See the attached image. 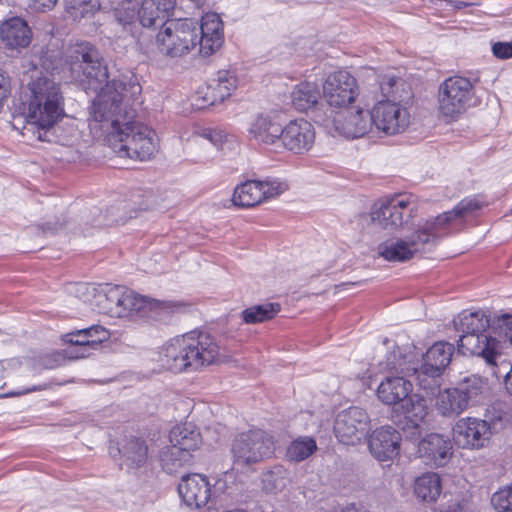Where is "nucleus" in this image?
<instances>
[{"label":"nucleus","mask_w":512,"mask_h":512,"mask_svg":"<svg viewBox=\"0 0 512 512\" xmlns=\"http://www.w3.org/2000/svg\"><path fill=\"white\" fill-rule=\"evenodd\" d=\"M492 52L499 59L512 58V42H497L492 46Z\"/></svg>","instance_id":"obj_47"},{"label":"nucleus","mask_w":512,"mask_h":512,"mask_svg":"<svg viewBox=\"0 0 512 512\" xmlns=\"http://www.w3.org/2000/svg\"><path fill=\"white\" fill-rule=\"evenodd\" d=\"M202 136L216 147H220L226 140V134L220 129H206Z\"/></svg>","instance_id":"obj_48"},{"label":"nucleus","mask_w":512,"mask_h":512,"mask_svg":"<svg viewBox=\"0 0 512 512\" xmlns=\"http://www.w3.org/2000/svg\"><path fill=\"white\" fill-rule=\"evenodd\" d=\"M67 13L74 19L91 18L100 8L99 0H65Z\"/></svg>","instance_id":"obj_40"},{"label":"nucleus","mask_w":512,"mask_h":512,"mask_svg":"<svg viewBox=\"0 0 512 512\" xmlns=\"http://www.w3.org/2000/svg\"><path fill=\"white\" fill-rule=\"evenodd\" d=\"M428 414L426 400L417 394H412L400 405L394 407L391 417L393 422L411 438H418L423 425L427 423Z\"/></svg>","instance_id":"obj_13"},{"label":"nucleus","mask_w":512,"mask_h":512,"mask_svg":"<svg viewBox=\"0 0 512 512\" xmlns=\"http://www.w3.org/2000/svg\"><path fill=\"white\" fill-rule=\"evenodd\" d=\"M446 3L451 5L455 10H460L466 7H471L477 5L474 2H466V1H455V0H446Z\"/></svg>","instance_id":"obj_52"},{"label":"nucleus","mask_w":512,"mask_h":512,"mask_svg":"<svg viewBox=\"0 0 512 512\" xmlns=\"http://www.w3.org/2000/svg\"><path fill=\"white\" fill-rule=\"evenodd\" d=\"M30 97L25 112V129L40 141H50L48 134L64 115V97L60 84L46 76L29 84Z\"/></svg>","instance_id":"obj_3"},{"label":"nucleus","mask_w":512,"mask_h":512,"mask_svg":"<svg viewBox=\"0 0 512 512\" xmlns=\"http://www.w3.org/2000/svg\"><path fill=\"white\" fill-rule=\"evenodd\" d=\"M440 476L435 472H426L414 481V493L423 502H436L441 494Z\"/></svg>","instance_id":"obj_32"},{"label":"nucleus","mask_w":512,"mask_h":512,"mask_svg":"<svg viewBox=\"0 0 512 512\" xmlns=\"http://www.w3.org/2000/svg\"><path fill=\"white\" fill-rule=\"evenodd\" d=\"M260 183L263 201L275 198L288 190V184L285 181H281L276 178L268 177L264 180H260Z\"/></svg>","instance_id":"obj_42"},{"label":"nucleus","mask_w":512,"mask_h":512,"mask_svg":"<svg viewBox=\"0 0 512 512\" xmlns=\"http://www.w3.org/2000/svg\"><path fill=\"white\" fill-rule=\"evenodd\" d=\"M454 346L445 341L433 344L423 356L422 372L431 377L439 376L450 363Z\"/></svg>","instance_id":"obj_28"},{"label":"nucleus","mask_w":512,"mask_h":512,"mask_svg":"<svg viewBox=\"0 0 512 512\" xmlns=\"http://www.w3.org/2000/svg\"><path fill=\"white\" fill-rule=\"evenodd\" d=\"M9 94V81L4 73L0 70V108L3 105L4 100Z\"/></svg>","instance_id":"obj_51"},{"label":"nucleus","mask_w":512,"mask_h":512,"mask_svg":"<svg viewBox=\"0 0 512 512\" xmlns=\"http://www.w3.org/2000/svg\"><path fill=\"white\" fill-rule=\"evenodd\" d=\"M191 460V454L182 451L179 447L166 446L159 454V461L164 471L169 474L178 472Z\"/></svg>","instance_id":"obj_37"},{"label":"nucleus","mask_w":512,"mask_h":512,"mask_svg":"<svg viewBox=\"0 0 512 512\" xmlns=\"http://www.w3.org/2000/svg\"><path fill=\"white\" fill-rule=\"evenodd\" d=\"M223 23L216 13H207L198 25L197 46L199 53L210 56L215 53L223 44Z\"/></svg>","instance_id":"obj_21"},{"label":"nucleus","mask_w":512,"mask_h":512,"mask_svg":"<svg viewBox=\"0 0 512 512\" xmlns=\"http://www.w3.org/2000/svg\"><path fill=\"white\" fill-rule=\"evenodd\" d=\"M419 453L428 464L442 467L452 455V443L447 437L432 433L420 441Z\"/></svg>","instance_id":"obj_26"},{"label":"nucleus","mask_w":512,"mask_h":512,"mask_svg":"<svg viewBox=\"0 0 512 512\" xmlns=\"http://www.w3.org/2000/svg\"><path fill=\"white\" fill-rule=\"evenodd\" d=\"M317 450L316 441L312 437H299L287 447L286 458L292 462H301Z\"/></svg>","instance_id":"obj_39"},{"label":"nucleus","mask_w":512,"mask_h":512,"mask_svg":"<svg viewBox=\"0 0 512 512\" xmlns=\"http://www.w3.org/2000/svg\"><path fill=\"white\" fill-rule=\"evenodd\" d=\"M47 388L46 384L43 385H33L31 387H27L24 389H18V390H11L8 392H5L0 395V398H9V397H18L22 395H26L28 393L36 392V391H42Z\"/></svg>","instance_id":"obj_49"},{"label":"nucleus","mask_w":512,"mask_h":512,"mask_svg":"<svg viewBox=\"0 0 512 512\" xmlns=\"http://www.w3.org/2000/svg\"><path fill=\"white\" fill-rule=\"evenodd\" d=\"M195 7L200 8L204 5L206 0H189Z\"/></svg>","instance_id":"obj_55"},{"label":"nucleus","mask_w":512,"mask_h":512,"mask_svg":"<svg viewBox=\"0 0 512 512\" xmlns=\"http://www.w3.org/2000/svg\"><path fill=\"white\" fill-rule=\"evenodd\" d=\"M283 126L268 114L257 115L249 124L248 134L258 144L279 148Z\"/></svg>","instance_id":"obj_23"},{"label":"nucleus","mask_w":512,"mask_h":512,"mask_svg":"<svg viewBox=\"0 0 512 512\" xmlns=\"http://www.w3.org/2000/svg\"><path fill=\"white\" fill-rule=\"evenodd\" d=\"M55 356V364L47 365V368H55L56 366L60 365V360H62V356L60 354H54Z\"/></svg>","instance_id":"obj_54"},{"label":"nucleus","mask_w":512,"mask_h":512,"mask_svg":"<svg viewBox=\"0 0 512 512\" xmlns=\"http://www.w3.org/2000/svg\"><path fill=\"white\" fill-rule=\"evenodd\" d=\"M82 333H84V336L88 335L90 343L94 345L95 349L110 337L109 331L100 325H92L88 328H83Z\"/></svg>","instance_id":"obj_45"},{"label":"nucleus","mask_w":512,"mask_h":512,"mask_svg":"<svg viewBox=\"0 0 512 512\" xmlns=\"http://www.w3.org/2000/svg\"><path fill=\"white\" fill-rule=\"evenodd\" d=\"M315 121L329 133L346 138H359L372 129L370 111L356 109L354 111H316Z\"/></svg>","instance_id":"obj_8"},{"label":"nucleus","mask_w":512,"mask_h":512,"mask_svg":"<svg viewBox=\"0 0 512 512\" xmlns=\"http://www.w3.org/2000/svg\"><path fill=\"white\" fill-rule=\"evenodd\" d=\"M158 361L173 373L194 372L219 362L220 348L207 333L191 331L166 342Z\"/></svg>","instance_id":"obj_2"},{"label":"nucleus","mask_w":512,"mask_h":512,"mask_svg":"<svg viewBox=\"0 0 512 512\" xmlns=\"http://www.w3.org/2000/svg\"><path fill=\"white\" fill-rule=\"evenodd\" d=\"M491 504L497 512H512V484L496 491Z\"/></svg>","instance_id":"obj_41"},{"label":"nucleus","mask_w":512,"mask_h":512,"mask_svg":"<svg viewBox=\"0 0 512 512\" xmlns=\"http://www.w3.org/2000/svg\"><path fill=\"white\" fill-rule=\"evenodd\" d=\"M73 73L82 72L87 89L97 93L92 102L88 127L96 139L111 145L120 157L147 161L158 147L156 132L134 120L133 107L141 85L132 74H122L108 81L107 68L100 62L97 49L89 42L77 43L70 53Z\"/></svg>","instance_id":"obj_1"},{"label":"nucleus","mask_w":512,"mask_h":512,"mask_svg":"<svg viewBox=\"0 0 512 512\" xmlns=\"http://www.w3.org/2000/svg\"><path fill=\"white\" fill-rule=\"evenodd\" d=\"M437 102L443 118L456 120L476 104L474 85L466 77H449L439 85Z\"/></svg>","instance_id":"obj_6"},{"label":"nucleus","mask_w":512,"mask_h":512,"mask_svg":"<svg viewBox=\"0 0 512 512\" xmlns=\"http://www.w3.org/2000/svg\"><path fill=\"white\" fill-rule=\"evenodd\" d=\"M279 148L285 149L295 155L309 152L316 139L313 124L304 118L290 120L283 126Z\"/></svg>","instance_id":"obj_16"},{"label":"nucleus","mask_w":512,"mask_h":512,"mask_svg":"<svg viewBox=\"0 0 512 512\" xmlns=\"http://www.w3.org/2000/svg\"><path fill=\"white\" fill-rule=\"evenodd\" d=\"M415 207L406 195L383 198L372 206L371 221L384 230L396 231L412 218Z\"/></svg>","instance_id":"obj_10"},{"label":"nucleus","mask_w":512,"mask_h":512,"mask_svg":"<svg viewBox=\"0 0 512 512\" xmlns=\"http://www.w3.org/2000/svg\"><path fill=\"white\" fill-rule=\"evenodd\" d=\"M353 283H342L340 286L344 287V286H348V285H352Z\"/></svg>","instance_id":"obj_58"},{"label":"nucleus","mask_w":512,"mask_h":512,"mask_svg":"<svg viewBox=\"0 0 512 512\" xmlns=\"http://www.w3.org/2000/svg\"><path fill=\"white\" fill-rule=\"evenodd\" d=\"M234 205L242 208L254 207L263 202L260 180H247L236 186L232 196Z\"/></svg>","instance_id":"obj_33"},{"label":"nucleus","mask_w":512,"mask_h":512,"mask_svg":"<svg viewBox=\"0 0 512 512\" xmlns=\"http://www.w3.org/2000/svg\"><path fill=\"white\" fill-rule=\"evenodd\" d=\"M382 366L383 370L387 371H395L397 373L410 375V372L413 373L417 372V369L415 367H408L406 366L405 362L401 357H398L396 351H392L387 355V359L385 363L380 364Z\"/></svg>","instance_id":"obj_44"},{"label":"nucleus","mask_w":512,"mask_h":512,"mask_svg":"<svg viewBox=\"0 0 512 512\" xmlns=\"http://www.w3.org/2000/svg\"><path fill=\"white\" fill-rule=\"evenodd\" d=\"M454 326L461 333H485L490 326V319L486 312L482 310L463 311L454 319Z\"/></svg>","instance_id":"obj_34"},{"label":"nucleus","mask_w":512,"mask_h":512,"mask_svg":"<svg viewBox=\"0 0 512 512\" xmlns=\"http://www.w3.org/2000/svg\"><path fill=\"white\" fill-rule=\"evenodd\" d=\"M171 446L179 447L182 451L190 453L196 450L201 443V435L192 423H181L174 426L169 435Z\"/></svg>","instance_id":"obj_30"},{"label":"nucleus","mask_w":512,"mask_h":512,"mask_svg":"<svg viewBox=\"0 0 512 512\" xmlns=\"http://www.w3.org/2000/svg\"><path fill=\"white\" fill-rule=\"evenodd\" d=\"M482 206L483 203L477 197H467L462 199L452 210L427 221L430 224V229L440 239L448 235L454 225L461 224L465 219L473 216Z\"/></svg>","instance_id":"obj_18"},{"label":"nucleus","mask_w":512,"mask_h":512,"mask_svg":"<svg viewBox=\"0 0 512 512\" xmlns=\"http://www.w3.org/2000/svg\"><path fill=\"white\" fill-rule=\"evenodd\" d=\"M56 69H57L56 67H53V68L51 69V74H52V75H55V73H56V72H55V71H56Z\"/></svg>","instance_id":"obj_57"},{"label":"nucleus","mask_w":512,"mask_h":512,"mask_svg":"<svg viewBox=\"0 0 512 512\" xmlns=\"http://www.w3.org/2000/svg\"><path fill=\"white\" fill-rule=\"evenodd\" d=\"M198 23L193 19H172L156 36L158 50L169 57H181L197 47Z\"/></svg>","instance_id":"obj_7"},{"label":"nucleus","mask_w":512,"mask_h":512,"mask_svg":"<svg viewBox=\"0 0 512 512\" xmlns=\"http://www.w3.org/2000/svg\"><path fill=\"white\" fill-rule=\"evenodd\" d=\"M491 435L489 422L476 417L460 418L452 429L455 444L463 449H481L488 445Z\"/></svg>","instance_id":"obj_15"},{"label":"nucleus","mask_w":512,"mask_h":512,"mask_svg":"<svg viewBox=\"0 0 512 512\" xmlns=\"http://www.w3.org/2000/svg\"><path fill=\"white\" fill-rule=\"evenodd\" d=\"M505 388L507 392L512 395V366L509 370V372L505 375Z\"/></svg>","instance_id":"obj_53"},{"label":"nucleus","mask_w":512,"mask_h":512,"mask_svg":"<svg viewBox=\"0 0 512 512\" xmlns=\"http://www.w3.org/2000/svg\"><path fill=\"white\" fill-rule=\"evenodd\" d=\"M320 97L316 82L303 81L295 85L291 92V103L299 112H306L315 108Z\"/></svg>","instance_id":"obj_31"},{"label":"nucleus","mask_w":512,"mask_h":512,"mask_svg":"<svg viewBox=\"0 0 512 512\" xmlns=\"http://www.w3.org/2000/svg\"><path fill=\"white\" fill-rule=\"evenodd\" d=\"M236 88L237 78L232 72L228 70L218 71L216 76L206 86L202 96V107L222 103L232 95Z\"/></svg>","instance_id":"obj_25"},{"label":"nucleus","mask_w":512,"mask_h":512,"mask_svg":"<svg viewBox=\"0 0 512 512\" xmlns=\"http://www.w3.org/2000/svg\"><path fill=\"white\" fill-rule=\"evenodd\" d=\"M439 238L425 221L405 238H390L377 246V254L392 263H404L425 251L426 246L436 245Z\"/></svg>","instance_id":"obj_5"},{"label":"nucleus","mask_w":512,"mask_h":512,"mask_svg":"<svg viewBox=\"0 0 512 512\" xmlns=\"http://www.w3.org/2000/svg\"><path fill=\"white\" fill-rule=\"evenodd\" d=\"M369 423V416L364 409L349 407L337 415L334 422V433L343 444L355 445L366 436Z\"/></svg>","instance_id":"obj_14"},{"label":"nucleus","mask_w":512,"mask_h":512,"mask_svg":"<svg viewBox=\"0 0 512 512\" xmlns=\"http://www.w3.org/2000/svg\"><path fill=\"white\" fill-rule=\"evenodd\" d=\"M401 434L392 426L375 429L368 439L371 454L379 461L393 460L400 450Z\"/></svg>","instance_id":"obj_20"},{"label":"nucleus","mask_w":512,"mask_h":512,"mask_svg":"<svg viewBox=\"0 0 512 512\" xmlns=\"http://www.w3.org/2000/svg\"><path fill=\"white\" fill-rule=\"evenodd\" d=\"M457 349L464 356H480L489 365H495L499 356V341L486 333H461Z\"/></svg>","instance_id":"obj_19"},{"label":"nucleus","mask_w":512,"mask_h":512,"mask_svg":"<svg viewBox=\"0 0 512 512\" xmlns=\"http://www.w3.org/2000/svg\"><path fill=\"white\" fill-rule=\"evenodd\" d=\"M115 18L124 27L134 22L137 18L136 5L131 0L121 2L114 11Z\"/></svg>","instance_id":"obj_43"},{"label":"nucleus","mask_w":512,"mask_h":512,"mask_svg":"<svg viewBox=\"0 0 512 512\" xmlns=\"http://www.w3.org/2000/svg\"><path fill=\"white\" fill-rule=\"evenodd\" d=\"M117 306L119 307L118 314L122 317H133L135 315L144 317L148 311L154 312L159 316L168 315L174 313L178 308L173 302L147 300L132 292L123 293L117 299Z\"/></svg>","instance_id":"obj_17"},{"label":"nucleus","mask_w":512,"mask_h":512,"mask_svg":"<svg viewBox=\"0 0 512 512\" xmlns=\"http://www.w3.org/2000/svg\"><path fill=\"white\" fill-rule=\"evenodd\" d=\"M0 38L8 48H24L31 41V30L23 19L13 17L0 26Z\"/></svg>","instance_id":"obj_29"},{"label":"nucleus","mask_w":512,"mask_h":512,"mask_svg":"<svg viewBox=\"0 0 512 512\" xmlns=\"http://www.w3.org/2000/svg\"><path fill=\"white\" fill-rule=\"evenodd\" d=\"M178 492L188 507L198 509L206 505L210 499L211 485L201 474H188L183 476L178 484Z\"/></svg>","instance_id":"obj_22"},{"label":"nucleus","mask_w":512,"mask_h":512,"mask_svg":"<svg viewBox=\"0 0 512 512\" xmlns=\"http://www.w3.org/2000/svg\"><path fill=\"white\" fill-rule=\"evenodd\" d=\"M125 463L131 468L144 465L148 457L146 442L140 438L133 437L127 440L119 449Z\"/></svg>","instance_id":"obj_36"},{"label":"nucleus","mask_w":512,"mask_h":512,"mask_svg":"<svg viewBox=\"0 0 512 512\" xmlns=\"http://www.w3.org/2000/svg\"><path fill=\"white\" fill-rule=\"evenodd\" d=\"M272 436L261 429H252L238 434L231 445L233 461L238 465L259 462L273 455Z\"/></svg>","instance_id":"obj_9"},{"label":"nucleus","mask_w":512,"mask_h":512,"mask_svg":"<svg viewBox=\"0 0 512 512\" xmlns=\"http://www.w3.org/2000/svg\"><path fill=\"white\" fill-rule=\"evenodd\" d=\"M280 304L264 303L253 305L242 311V320L246 324L262 323L273 319L280 312Z\"/></svg>","instance_id":"obj_38"},{"label":"nucleus","mask_w":512,"mask_h":512,"mask_svg":"<svg viewBox=\"0 0 512 512\" xmlns=\"http://www.w3.org/2000/svg\"><path fill=\"white\" fill-rule=\"evenodd\" d=\"M322 90L327 104L335 108L349 106L359 95L356 78L344 69L330 73L323 82Z\"/></svg>","instance_id":"obj_12"},{"label":"nucleus","mask_w":512,"mask_h":512,"mask_svg":"<svg viewBox=\"0 0 512 512\" xmlns=\"http://www.w3.org/2000/svg\"><path fill=\"white\" fill-rule=\"evenodd\" d=\"M484 382L481 378H467L456 388L440 391L436 397V409L444 417H456L482 393Z\"/></svg>","instance_id":"obj_11"},{"label":"nucleus","mask_w":512,"mask_h":512,"mask_svg":"<svg viewBox=\"0 0 512 512\" xmlns=\"http://www.w3.org/2000/svg\"><path fill=\"white\" fill-rule=\"evenodd\" d=\"M176 0H143L137 9V20L145 28H156L170 21Z\"/></svg>","instance_id":"obj_24"},{"label":"nucleus","mask_w":512,"mask_h":512,"mask_svg":"<svg viewBox=\"0 0 512 512\" xmlns=\"http://www.w3.org/2000/svg\"><path fill=\"white\" fill-rule=\"evenodd\" d=\"M500 334L510 343L512 346V315L504 314L501 315L497 320Z\"/></svg>","instance_id":"obj_46"},{"label":"nucleus","mask_w":512,"mask_h":512,"mask_svg":"<svg viewBox=\"0 0 512 512\" xmlns=\"http://www.w3.org/2000/svg\"><path fill=\"white\" fill-rule=\"evenodd\" d=\"M379 89L384 98L378 100L370 111L372 127L386 136L402 133L409 125V113L397 103L404 99L401 91L405 81L394 72H389L378 79Z\"/></svg>","instance_id":"obj_4"},{"label":"nucleus","mask_w":512,"mask_h":512,"mask_svg":"<svg viewBox=\"0 0 512 512\" xmlns=\"http://www.w3.org/2000/svg\"><path fill=\"white\" fill-rule=\"evenodd\" d=\"M82 329L69 332L63 336V341L71 346L64 350V357L77 360L91 355L95 347L90 343L88 335L82 336Z\"/></svg>","instance_id":"obj_35"},{"label":"nucleus","mask_w":512,"mask_h":512,"mask_svg":"<svg viewBox=\"0 0 512 512\" xmlns=\"http://www.w3.org/2000/svg\"><path fill=\"white\" fill-rule=\"evenodd\" d=\"M412 389V383L404 377H386L377 388V397L382 403L396 407L412 395Z\"/></svg>","instance_id":"obj_27"},{"label":"nucleus","mask_w":512,"mask_h":512,"mask_svg":"<svg viewBox=\"0 0 512 512\" xmlns=\"http://www.w3.org/2000/svg\"><path fill=\"white\" fill-rule=\"evenodd\" d=\"M5 363L3 361H0V380H2L5 377Z\"/></svg>","instance_id":"obj_56"},{"label":"nucleus","mask_w":512,"mask_h":512,"mask_svg":"<svg viewBox=\"0 0 512 512\" xmlns=\"http://www.w3.org/2000/svg\"><path fill=\"white\" fill-rule=\"evenodd\" d=\"M58 0H31L29 7L35 12L51 10Z\"/></svg>","instance_id":"obj_50"}]
</instances>
